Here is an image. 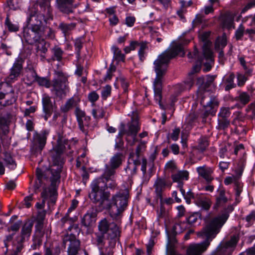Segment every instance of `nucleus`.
I'll use <instances>...</instances> for the list:
<instances>
[{"instance_id":"41","label":"nucleus","mask_w":255,"mask_h":255,"mask_svg":"<svg viewBox=\"0 0 255 255\" xmlns=\"http://www.w3.org/2000/svg\"><path fill=\"white\" fill-rule=\"evenodd\" d=\"M92 114L96 119L103 118L105 115V111L103 108L96 107L92 110Z\"/></svg>"},{"instance_id":"53","label":"nucleus","mask_w":255,"mask_h":255,"mask_svg":"<svg viewBox=\"0 0 255 255\" xmlns=\"http://www.w3.org/2000/svg\"><path fill=\"white\" fill-rule=\"evenodd\" d=\"M119 82H120L121 86L124 90V92L127 93L128 92V89L129 86V83L128 80H127L125 78L122 77L119 79Z\"/></svg>"},{"instance_id":"7","label":"nucleus","mask_w":255,"mask_h":255,"mask_svg":"<svg viewBox=\"0 0 255 255\" xmlns=\"http://www.w3.org/2000/svg\"><path fill=\"white\" fill-rule=\"evenodd\" d=\"M203 57H199L198 51L196 48H195L193 53L189 52L188 54L189 58H195L196 60V65L193 66V69L195 72L200 70L202 63L203 64L205 67L203 69L205 72L210 71L212 68L214 59L213 58V53L209 47L208 41L203 46Z\"/></svg>"},{"instance_id":"31","label":"nucleus","mask_w":255,"mask_h":255,"mask_svg":"<svg viewBox=\"0 0 255 255\" xmlns=\"http://www.w3.org/2000/svg\"><path fill=\"white\" fill-rule=\"evenodd\" d=\"M250 95L246 92H239L238 96L236 97L235 100L243 105H246L250 101Z\"/></svg>"},{"instance_id":"45","label":"nucleus","mask_w":255,"mask_h":255,"mask_svg":"<svg viewBox=\"0 0 255 255\" xmlns=\"http://www.w3.org/2000/svg\"><path fill=\"white\" fill-rule=\"evenodd\" d=\"M4 160L8 165L9 168L11 169H14L15 168L16 164L9 153H5L4 154Z\"/></svg>"},{"instance_id":"34","label":"nucleus","mask_w":255,"mask_h":255,"mask_svg":"<svg viewBox=\"0 0 255 255\" xmlns=\"http://www.w3.org/2000/svg\"><path fill=\"white\" fill-rule=\"evenodd\" d=\"M53 55L52 59L53 61L57 60L60 61L62 59L63 51L58 46H55L51 49Z\"/></svg>"},{"instance_id":"15","label":"nucleus","mask_w":255,"mask_h":255,"mask_svg":"<svg viewBox=\"0 0 255 255\" xmlns=\"http://www.w3.org/2000/svg\"><path fill=\"white\" fill-rule=\"evenodd\" d=\"M23 62L24 61L21 58H18L15 60L9 69L8 75L5 78V82L3 83H7L10 85L17 80L23 70Z\"/></svg>"},{"instance_id":"6","label":"nucleus","mask_w":255,"mask_h":255,"mask_svg":"<svg viewBox=\"0 0 255 255\" xmlns=\"http://www.w3.org/2000/svg\"><path fill=\"white\" fill-rule=\"evenodd\" d=\"M39 5V11L37 8L38 4H34L29 8L27 11L28 22L35 21L37 22H40L43 24V21L46 23L47 20L52 19V10L50 2L43 1L40 2Z\"/></svg>"},{"instance_id":"8","label":"nucleus","mask_w":255,"mask_h":255,"mask_svg":"<svg viewBox=\"0 0 255 255\" xmlns=\"http://www.w3.org/2000/svg\"><path fill=\"white\" fill-rule=\"evenodd\" d=\"M54 78L52 80L51 92L57 98H63L69 91L68 78L61 71H55Z\"/></svg>"},{"instance_id":"4","label":"nucleus","mask_w":255,"mask_h":255,"mask_svg":"<svg viewBox=\"0 0 255 255\" xmlns=\"http://www.w3.org/2000/svg\"><path fill=\"white\" fill-rule=\"evenodd\" d=\"M189 40H185L184 43H178L173 46L170 49H168L159 55L154 61V70L156 73V78L153 82L154 99L161 108L163 106L161 104L162 99V79L165 74L170 60L177 55L181 54L183 56L185 54L183 44H187Z\"/></svg>"},{"instance_id":"40","label":"nucleus","mask_w":255,"mask_h":255,"mask_svg":"<svg viewBox=\"0 0 255 255\" xmlns=\"http://www.w3.org/2000/svg\"><path fill=\"white\" fill-rule=\"evenodd\" d=\"M215 78V77L214 76H208L207 77L206 82L203 85V88L205 90H210L212 88H214V81Z\"/></svg>"},{"instance_id":"64","label":"nucleus","mask_w":255,"mask_h":255,"mask_svg":"<svg viewBox=\"0 0 255 255\" xmlns=\"http://www.w3.org/2000/svg\"><path fill=\"white\" fill-rule=\"evenodd\" d=\"M135 21V19L134 17L128 16L126 19V24L129 27H131L133 25Z\"/></svg>"},{"instance_id":"24","label":"nucleus","mask_w":255,"mask_h":255,"mask_svg":"<svg viewBox=\"0 0 255 255\" xmlns=\"http://www.w3.org/2000/svg\"><path fill=\"white\" fill-rule=\"evenodd\" d=\"M79 102V100L78 98L72 97L67 100L66 103L60 107V110L62 113H67L74 107L77 108V106Z\"/></svg>"},{"instance_id":"54","label":"nucleus","mask_w":255,"mask_h":255,"mask_svg":"<svg viewBox=\"0 0 255 255\" xmlns=\"http://www.w3.org/2000/svg\"><path fill=\"white\" fill-rule=\"evenodd\" d=\"M244 27L242 24H241L236 31L235 36L237 40L241 39L244 35Z\"/></svg>"},{"instance_id":"49","label":"nucleus","mask_w":255,"mask_h":255,"mask_svg":"<svg viewBox=\"0 0 255 255\" xmlns=\"http://www.w3.org/2000/svg\"><path fill=\"white\" fill-rule=\"evenodd\" d=\"M83 43V41L81 38H77L75 41V47L78 58L80 56V50L82 48Z\"/></svg>"},{"instance_id":"46","label":"nucleus","mask_w":255,"mask_h":255,"mask_svg":"<svg viewBox=\"0 0 255 255\" xmlns=\"http://www.w3.org/2000/svg\"><path fill=\"white\" fill-rule=\"evenodd\" d=\"M139 49L138 50V55L140 61H143L144 59L145 51L147 47L145 43H139Z\"/></svg>"},{"instance_id":"22","label":"nucleus","mask_w":255,"mask_h":255,"mask_svg":"<svg viewBox=\"0 0 255 255\" xmlns=\"http://www.w3.org/2000/svg\"><path fill=\"white\" fill-rule=\"evenodd\" d=\"M220 19L223 27L230 29L234 24V14L227 12L221 15Z\"/></svg>"},{"instance_id":"3","label":"nucleus","mask_w":255,"mask_h":255,"mask_svg":"<svg viewBox=\"0 0 255 255\" xmlns=\"http://www.w3.org/2000/svg\"><path fill=\"white\" fill-rule=\"evenodd\" d=\"M98 230L94 234L93 244L99 250L100 255H113L112 248L120 236L119 227L104 218L98 223Z\"/></svg>"},{"instance_id":"21","label":"nucleus","mask_w":255,"mask_h":255,"mask_svg":"<svg viewBox=\"0 0 255 255\" xmlns=\"http://www.w3.org/2000/svg\"><path fill=\"white\" fill-rule=\"evenodd\" d=\"M196 170L200 176L204 179L207 183H210L213 179V169L206 165L198 167Z\"/></svg>"},{"instance_id":"2","label":"nucleus","mask_w":255,"mask_h":255,"mask_svg":"<svg viewBox=\"0 0 255 255\" xmlns=\"http://www.w3.org/2000/svg\"><path fill=\"white\" fill-rule=\"evenodd\" d=\"M68 140L63 136V132L58 133L57 145L50 151V155L52 161L50 177L51 186L45 188L42 192L41 196L45 201L49 199L52 203H54L57 196L56 186L59 182L60 172L63 166V160L61 157L64 153H68L70 149Z\"/></svg>"},{"instance_id":"32","label":"nucleus","mask_w":255,"mask_h":255,"mask_svg":"<svg viewBox=\"0 0 255 255\" xmlns=\"http://www.w3.org/2000/svg\"><path fill=\"white\" fill-rule=\"evenodd\" d=\"M238 59L241 65L245 71V73H246L247 76H251L253 71V68L251 65L248 63L243 57H239Z\"/></svg>"},{"instance_id":"9","label":"nucleus","mask_w":255,"mask_h":255,"mask_svg":"<svg viewBox=\"0 0 255 255\" xmlns=\"http://www.w3.org/2000/svg\"><path fill=\"white\" fill-rule=\"evenodd\" d=\"M125 127L124 124H121L119 136L122 137L124 134H127L128 136L126 138L127 141L130 145H133L137 141L136 136L140 129L138 119L136 117L132 118L131 123L129 125L128 130H125Z\"/></svg>"},{"instance_id":"37","label":"nucleus","mask_w":255,"mask_h":255,"mask_svg":"<svg viewBox=\"0 0 255 255\" xmlns=\"http://www.w3.org/2000/svg\"><path fill=\"white\" fill-rule=\"evenodd\" d=\"M5 25L10 32H17L19 30V25L17 22L11 21L7 16L5 20Z\"/></svg>"},{"instance_id":"30","label":"nucleus","mask_w":255,"mask_h":255,"mask_svg":"<svg viewBox=\"0 0 255 255\" xmlns=\"http://www.w3.org/2000/svg\"><path fill=\"white\" fill-rule=\"evenodd\" d=\"M33 223L30 220L27 221L23 225L21 229V235L22 239L25 237H29L30 236Z\"/></svg>"},{"instance_id":"16","label":"nucleus","mask_w":255,"mask_h":255,"mask_svg":"<svg viewBox=\"0 0 255 255\" xmlns=\"http://www.w3.org/2000/svg\"><path fill=\"white\" fill-rule=\"evenodd\" d=\"M41 102L44 114L42 118L46 121L51 116L52 113L57 109V106L55 102H53L51 98L46 94L43 95Z\"/></svg>"},{"instance_id":"35","label":"nucleus","mask_w":255,"mask_h":255,"mask_svg":"<svg viewBox=\"0 0 255 255\" xmlns=\"http://www.w3.org/2000/svg\"><path fill=\"white\" fill-rule=\"evenodd\" d=\"M235 75L231 73L227 76L225 79L226 86L225 89L226 91H229L236 87V84L234 83Z\"/></svg>"},{"instance_id":"60","label":"nucleus","mask_w":255,"mask_h":255,"mask_svg":"<svg viewBox=\"0 0 255 255\" xmlns=\"http://www.w3.org/2000/svg\"><path fill=\"white\" fill-rule=\"evenodd\" d=\"M180 130L179 128H175L171 134L170 137L173 141H176L178 139Z\"/></svg>"},{"instance_id":"1","label":"nucleus","mask_w":255,"mask_h":255,"mask_svg":"<svg viewBox=\"0 0 255 255\" xmlns=\"http://www.w3.org/2000/svg\"><path fill=\"white\" fill-rule=\"evenodd\" d=\"M107 186L102 179H97L91 185L89 197L93 203L101 209H111L112 214L117 217L127 208L129 198L127 189L120 190L110 199V193L105 191Z\"/></svg>"},{"instance_id":"5","label":"nucleus","mask_w":255,"mask_h":255,"mask_svg":"<svg viewBox=\"0 0 255 255\" xmlns=\"http://www.w3.org/2000/svg\"><path fill=\"white\" fill-rule=\"evenodd\" d=\"M27 26L23 30V37L25 42L32 45L38 42L43 41L45 34V26L40 22L35 21L28 22L26 20Z\"/></svg>"},{"instance_id":"33","label":"nucleus","mask_w":255,"mask_h":255,"mask_svg":"<svg viewBox=\"0 0 255 255\" xmlns=\"http://www.w3.org/2000/svg\"><path fill=\"white\" fill-rule=\"evenodd\" d=\"M139 162L134 160L133 163H129L125 168L126 173L128 174V176H132L134 175L137 170L136 165L139 164Z\"/></svg>"},{"instance_id":"14","label":"nucleus","mask_w":255,"mask_h":255,"mask_svg":"<svg viewBox=\"0 0 255 255\" xmlns=\"http://www.w3.org/2000/svg\"><path fill=\"white\" fill-rule=\"evenodd\" d=\"M238 241L236 236L232 237L229 241L221 243L211 255H231Z\"/></svg>"},{"instance_id":"59","label":"nucleus","mask_w":255,"mask_h":255,"mask_svg":"<svg viewBox=\"0 0 255 255\" xmlns=\"http://www.w3.org/2000/svg\"><path fill=\"white\" fill-rule=\"evenodd\" d=\"M43 227V221H36V225H35L36 232H39L41 236H42L43 233L42 229Z\"/></svg>"},{"instance_id":"38","label":"nucleus","mask_w":255,"mask_h":255,"mask_svg":"<svg viewBox=\"0 0 255 255\" xmlns=\"http://www.w3.org/2000/svg\"><path fill=\"white\" fill-rule=\"evenodd\" d=\"M193 84V81L190 80L186 82L183 84H178L175 86V89L177 91L178 94L184 91L186 89H189L191 88Z\"/></svg>"},{"instance_id":"56","label":"nucleus","mask_w":255,"mask_h":255,"mask_svg":"<svg viewBox=\"0 0 255 255\" xmlns=\"http://www.w3.org/2000/svg\"><path fill=\"white\" fill-rule=\"evenodd\" d=\"M231 145L229 144L225 145L224 146L222 147L220 150V156L222 158H224L226 152H227L228 150H231Z\"/></svg>"},{"instance_id":"44","label":"nucleus","mask_w":255,"mask_h":255,"mask_svg":"<svg viewBox=\"0 0 255 255\" xmlns=\"http://www.w3.org/2000/svg\"><path fill=\"white\" fill-rule=\"evenodd\" d=\"M218 125L217 128L219 129H225L230 125V121L226 119L219 118L218 119Z\"/></svg>"},{"instance_id":"55","label":"nucleus","mask_w":255,"mask_h":255,"mask_svg":"<svg viewBox=\"0 0 255 255\" xmlns=\"http://www.w3.org/2000/svg\"><path fill=\"white\" fill-rule=\"evenodd\" d=\"M184 198L186 200V203L189 204L191 203V199H195V200L197 198H195L194 193L191 191V190H189L185 194V196L184 197Z\"/></svg>"},{"instance_id":"57","label":"nucleus","mask_w":255,"mask_h":255,"mask_svg":"<svg viewBox=\"0 0 255 255\" xmlns=\"http://www.w3.org/2000/svg\"><path fill=\"white\" fill-rule=\"evenodd\" d=\"M204 20V17L203 15L200 14H197L195 18L193 21V24L194 25H198L201 24Z\"/></svg>"},{"instance_id":"63","label":"nucleus","mask_w":255,"mask_h":255,"mask_svg":"<svg viewBox=\"0 0 255 255\" xmlns=\"http://www.w3.org/2000/svg\"><path fill=\"white\" fill-rule=\"evenodd\" d=\"M154 243L153 240H150L149 243L146 245V250L147 255H150L152 248L153 247Z\"/></svg>"},{"instance_id":"13","label":"nucleus","mask_w":255,"mask_h":255,"mask_svg":"<svg viewBox=\"0 0 255 255\" xmlns=\"http://www.w3.org/2000/svg\"><path fill=\"white\" fill-rule=\"evenodd\" d=\"M16 119V115L14 112L8 111L4 108L0 109V131L4 134L9 132V127L13 120Z\"/></svg>"},{"instance_id":"25","label":"nucleus","mask_w":255,"mask_h":255,"mask_svg":"<svg viewBox=\"0 0 255 255\" xmlns=\"http://www.w3.org/2000/svg\"><path fill=\"white\" fill-rule=\"evenodd\" d=\"M188 178L189 172L186 170L179 171L171 175L173 181L178 183H183V180H187Z\"/></svg>"},{"instance_id":"61","label":"nucleus","mask_w":255,"mask_h":255,"mask_svg":"<svg viewBox=\"0 0 255 255\" xmlns=\"http://www.w3.org/2000/svg\"><path fill=\"white\" fill-rule=\"evenodd\" d=\"M46 215V211L45 210H39L38 211L36 221H43Z\"/></svg>"},{"instance_id":"11","label":"nucleus","mask_w":255,"mask_h":255,"mask_svg":"<svg viewBox=\"0 0 255 255\" xmlns=\"http://www.w3.org/2000/svg\"><path fill=\"white\" fill-rule=\"evenodd\" d=\"M48 131L44 130L40 133L35 132L33 137L30 146V151L32 154L37 155L41 152L46 143Z\"/></svg>"},{"instance_id":"18","label":"nucleus","mask_w":255,"mask_h":255,"mask_svg":"<svg viewBox=\"0 0 255 255\" xmlns=\"http://www.w3.org/2000/svg\"><path fill=\"white\" fill-rule=\"evenodd\" d=\"M75 113L79 128L83 132H86L90 125V117L86 116L85 112L79 108H76Z\"/></svg>"},{"instance_id":"27","label":"nucleus","mask_w":255,"mask_h":255,"mask_svg":"<svg viewBox=\"0 0 255 255\" xmlns=\"http://www.w3.org/2000/svg\"><path fill=\"white\" fill-rule=\"evenodd\" d=\"M195 202L197 206L205 210H208L211 205L210 200L203 196L196 198Z\"/></svg>"},{"instance_id":"10","label":"nucleus","mask_w":255,"mask_h":255,"mask_svg":"<svg viewBox=\"0 0 255 255\" xmlns=\"http://www.w3.org/2000/svg\"><path fill=\"white\" fill-rule=\"evenodd\" d=\"M17 99L16 94L7 83L0 84V105L6 107L12 105Z\"/></svg>"},{"instance_id":"28","label":"nucleus","mask_w":255,"mask_h":255,"mask_svg":"<svg viewBox=\"0 0 255 255\" xmlns=\"http://www.w3.org/2000/svg\"><path fill=\"white\" fill-rule=\"evenodd\" d=\"M116 168L106 164L104 172L102 175V178L105 179L106 182L110 181L111 179H114L116 174Z\"/></svg>"},{"instance_id":"23","label":"nucleus","mask_w":255,"mask_h":255,"mask_svg":"<svg viewBox=\"0 0 255 255\" xmlns=\"http://www.w3.org/2000/svg\"><path fill=\"white\" fill-rule=\"evenodd\" d=\"M96 213L93 211H88L83 217L82 223L86 227L93 226L96 222Z\"/></svg>"},{"instance_id":"50","label":"nucleus","mask_w":255,"mask_h":255,"mask_svg":"<svg viewBox=\"0 0 255 255\" xmlns=\"http://www.w3.org/2000/svg\"><path fill=\"white\" fill-rule=\"evenodd\" d=\"M37 44H41L42 46L40 47L39 45L37 46V50L40 51L41 53L45 54L47 51V47L49 46V43H47L44 40V37L43 38V41L38 42Z\"/></svg>"},{"instance_id":"43","label":"nucleus","mask_w":255,"mask_h":255,"mask_svg":"<svg viewBox=\"0 0 255 255\" xmlns=\"http://www.w3.org/2000/svg\"><path fill=\"white\" fill-rule=\"evenodd\" d=\"M246 73L242 74L241 73H237V85L239 87L243 86L246 83V81L248 80V77Z\"/></svg>"},{"instance_id":"39","label":"nucleus","mask_w":255,"mask_h":255,"mask_svg":"<svg viewBox=\"0 0 255 255\" xmlns=\"http://www.w3.org/2000/svg\"><path fill=\"white\" fill-rule=\"evenodd\" d=\"M208 145L207 138L206 137H202L199 139L198 144L195 146L194 148L203 152L205 150Z\"/></svg>"},{"instance_id":"29","label":"nucleus","mask_w":255,"mask_h":255,"mask_svg":"<svg viewBox=\"0 0 255 255\" xmlns=\"http://www.w3.org/2000/svg\"><path fill=\"white\" fill-rule=\"evenodd\" d=\"M123 154L117 153L113 156L110 159L109 166L116 169L119 168L122 163Z\"/></svg>"},{"instance_id":"51","label":"nucleus","mask_w":255,"mask_h":255,"mask_svg":"<svg viewBox=\"0 0 255 255\" xmlns=\"http://www.w3.org/2000/svg\"><path fill=\"white\" fill-rule=\"evenodd\" d=\"M139 43L136 41H132L129 46H127L124 48V51L126 53H128L131 50H134L135 48L138 46Z\"/></svg>"},{"instance_id":"17","label":"nucleus","mask_w":255,"mask_h":255,"mask_svg":"<svg viewBox=\"0 0 255 255\" xmlns=\"http://www.w3.org/2000/svg\"><path fill=\"white\" fill-rule=\"evenodd\" d=\"M69 242L68 249V255H76L80 248V241L73 234L67 235L63 238V244Z\"/></svg>"},{"instance_id":"62","label":"nucleus","mask_w":255,"mask_h":255,"mask_svg":"<svg viewBox=\"0 0 255 255\" xmlns=\"http://www.w3.org/2000/svg\"><path fill=\"white\" fill-rule=\"evenodd\" d=\"M60 251L59 250L53 252L49 248H46L44 255H60Z\"/></svg>"},{"instance_id":"12","label":"nucleus","mask_w":255,"mask_h":255,"mask_svg":"<svg viewBox=\"0 0 255 255\" xmlns=\"http://www.w3.org/2000/svg\"><path fill=\"white\" fill-rule=\"evenodd\" d=\"M172 183L170 181H168L163 178L158 177L153 185V187L155 189V199L153 202L151 203L150 205L154 206L155 204L158 203L159 200L161 206H162L163 204L162 193L166 187H170ZM161 210H162V207H161Z\"/></svg>"},{"instance_id":"58","label":"nucleus","mask_w":255,"mask_h":255,"mask_svg":"<svg viewBox=\"0 0 255 255\" xmlns=\"http://www.w3.org/2000/svg\"><path fill=\"white\" fill-rule=\"evenodd\" d=\"M99 97V95L95 91H93L88 95V99L92 103H94L97 101Z\"/></svg>"},{"instance_id":"36","label":"nucleus","mask_w":255,"mask_h":255,"mask_svg":"<svg viewBox=\"0 0 255 255\" xmlns=\"http://www.w3.org/2000/svg\"><path fill=\"white\" fill-rule=\"evenodd\" d=\"M228 201V199L225 196L224 190L220 191L219 195L216 198V202L215 205V208L223 206Z\"/></svg>"},{"instance_id":"26","label":"nucleus","mask_w":255,"mask_h":255,"mask_svg":"<svg viewBox=\"0 0 255 255\" xmlns=\"http://www.w3.org/2000/svg\"><path fill=\"white\" fill-rule=\"evenodd\" d=\"M76 26V23H66L61 22L58 26V29L62 31L65 36H66L69 35L71 32L75 28Z\"/></svg>"},{"instance_id":"48","label":"nucleus","mask_w":255,"mask_h":255,"mask_svg":"<svg viewBox=\"0 0 255 255\" xmlns=\"http://www.w3.org/2000/svg\"><path fill=\"white\" fill-rule=\"evenodd\" d=\"M112 88L111 86L107 85L104 87L102 91V97L104 100H106L111 95Z\"/></svg>"},{"instance_id":"20","label":"nucleus","mask_w":255,"mask_h":255,"mask_svg":"<svg viewBox=\"0 0 255 255\" xmlns=\"http://www.w3.org/2000/svg\"><path fill=\"white\" fill-rule=\"evenodd\" d=\"M74 0H56L57 8L62 12L69 14L73 12Z\"/></svg>"},{"instance_id":"19","label":"nucleus","mask_w":255,"mask_h":255,"mask_svg":"<svg viewBox=\"0 0 255 255\" xmlns=\"http://www.w3.org/2000/svg\"><path fill=\"white\" fill-rule=\"evenodd\" d=\"M28 80L31 82H36L39 86H44L47 88L51 86V83L46 78L39 77L35 71L30 70L27 75Z\"/></svg>"},{"instance_id":"47","label":"nucleus","mask_w":255,"mask_h":255,"mask_svg":"<svg viewBox=\"0 0 255 255\" xmlns=\"http://www.w3.org/2000/svg\"><path fill=\"white\" fill-rule=\"evenodd\" d=\"M230 115L231 112L229 108H222L218 114V118L228 119Z\"/></svg>"},{"instance_id":"42","label":"nucleus","mask_w":255,"mask_h":255,"mask_svg":"<svg viewBox=\"0 0 255 255\" xmlns=\"http://www.w3.org/2000/svg\"><path fill=\"white\" fill-rule=\"evenodd\" d=\"M112 50L114 53V58L118 61H124L125 56L122 53L121 50L117 46H113Z\"/></svg>"},{"instance_id":"52","label":"nucleus","mask_w":255,"mask_h":255,"mask_svg":"<svg viewBox=\"0 0 255 255\" xmlns=\"http://www.w3.org/2000/svg\"><path fill=\"white\" fill-rule=\"evenodd\" d=\"M218 101L215 97H211L210 101L207 102L206 107L213 109L215 107L218 106Z\"/></svg>"}]
</instances>
